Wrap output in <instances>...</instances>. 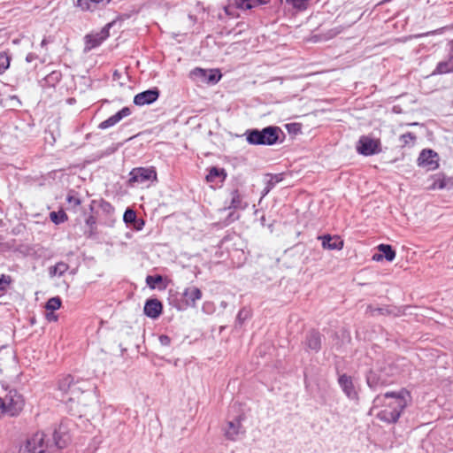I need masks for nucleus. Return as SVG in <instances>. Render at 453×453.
Returning a JSON list of instances; mask_svg holds the SVG:
<instances>
[{
    "mask_svg": "<svg viewBox=\"0 0 453 453\" xmlns=\"http://www.w3.org/2000/svg\"><path fill=\"white\" fill-rule=\"evenodd\" d=\"M159 96V91L157 88L143 91V104H152L155 102Z\"/></svg>",
    "mask_w": 453,
    "mask_h": 453,
    "instance_id": "b1692460",
    "label": "nucleus"
},
{
    "mask_svg": "<svg viewBox=\"0 0 453 453\" xmlns=\"http://www.w3.org/2000/svg\"><path fill=\"white\" fill-rule=\"evenodd\" d=\"M339 384L341 388H342L343 392L346 394V395L350 399H356L357 396V393L355 390L352 379L349 376H347L346 374H343L340 376Z\"/></svg>",
    "mask_w": 453,
    "mask_h": 453,
    "instance_id": "f8f14e48",
    "label": "nucleus"
},
{
    "mask_svg": "<svg viewBox=\"0 0 453 453\" xmlns=\"http://www.w3.org/2000/svg\"><path fill=\"white\" fill-rule=\"evenodd\" d=\"M61 306V299L58 296L51 297L46 303L45 308L47 311H54Z\"/></svg>",
    "mask_w": 453,
    "mask_h": 453,
    "instance_id": "c85d7f7f",
    "label": "nucleus"
},
{
    "mask_svg": "<svg viewBox=\"0 0 453 453\" xmlns=\"http://www.w3.org/2000/svg\"><path fill=\"white\" fill-rule=\"evenodd\" d=\"M12 278L9 275L2 274L0 277V291H5L7 287L11 284Z\"/></svg>",
    "mask_w": 453,
    "mask_h": 453,
    "instance_id": "473e14b6",
    "label": "nucleus"
},
{
    "mask_svg": "<svg viewBox=\"0 0 453 453\" xmlns=\"http://www.w3.org/2000/svg\"><path fill=\"white\" fill-rule=\"evenodd\" d=\"M419 166L427 167L428 170H434L439 166L438 154L432 150H423L418 158Z\"/></svg>",
    "mask_w": 453,
    "mask_h": 453,
    "instance_id": "6e6552de",
    "label": "nucleus"
},
{
    "mask_svg": "<svg viewBox=\"0 0 453 453\" xmlns=\"http://www.w3.org/2000/svg\"><path fill=\"white\" fill-rule=\"evenodd\" d=\"M67 201L69 203H72L73 204V206H78L81 204V200L79 197H77L75 195L73 194H68L67 196Z\"/></svg>",
    "mask_w": 453,
    "mask_h": 453,
    "instance_id": "e433bc0d",
    "label": "nucleus"
},
{
    "mask_svg": "<svg viewBox=\"0 0 453 453\" xmlns=\"http://www.w3.org/2000/svg\"><path fill=\"white\" fill-rule=\"evenodd\" d=\"M270 0H234L237 8L250 10L260 4H267Z\"/></svg>",
    "mask_w": 453,
    "mask_h": 453,
    "instance_id": "6ab92c4d",
    "label": "nucleus"
},
{
    "mask_svg": "<svg viewBox=\"0 0 453 453\" xmlns=\"http://www.w3.org/2000/svg\"><path fill=\"white\" fill-rule=\"evenodd\" d=\"M123 219L127 224L135 223L136 221V213L132 209H127Z\"/></svg>",
    "mask_w": 453,
    "mask_h": 453,
    "instance_id": "2f4dec72",
    "label": "nucleus"
},
{
    "mask_svg": "<svg viewBox=\"0 0 453 453\" xmlns=\"http://www.w3.org/2000/svg\"><path fill=\"white\" fill-rule=\"evenodd\" d=\"M134 171H136L137 173H140L142 171V168H137Z\"/></svg>",
    "mask_w": 453,
    "mask_h": 453,
    "instance_id": "864d4df0",
    "label": "nucleus"
},
{
    "mask_svg": "<svg viewBox=\"0 0 453 453\" xmlns=\"http://www.w3.org/2000/svg\"><path fill=\"white\" fill-rule=\"evenodd\" d=\"M231 202L228 205V209L234 210H244L247 208L248 203L243 201L242 195L239 193L237 189H234L231 192Z\"/></svg>",
    "mask_w": 453,
    "mask_h": 453,
    "instance_id": "f3484780",
    "label": "nucleus"
},
{
    "mask_svg": "<svg viewBox=\"0 0 453 453\" xmlns=\"http://www.w3.org/2000/svg\"><path fill=\"white\" fill-rule=\"evenodd\" d=\"M50 311V312H47V313H46V319H47L49 321H57V319H58V316H57V315H55V314L53 313V311Z\"/></svg>",
    "mask_w": 453,
    "mask_h": 453,
    "instance_id": "79ce46f5",
    "label": "nucleus"
},
{
    "mask_svg": "<svg viewBox=\"0 0 453 453\" xmlns=\"http://www.w3.org/2000/svg\"><path fill=\"white\" fill-rule=\"evenodd\" d=\"M445 189L452 190L453 189V178L446 177V187Z\"/></svg>",
    "mask_w": 453,
    "mask_h": 453,
    "instance_id": "a19ab883",
    "label": "nucleus"
},
{
    "mask_svg": "<svg viewBox=\"0 0 453 453\" xmlns=\"http://www.w3.org/2000/svg\"><path fill=\"white\" fill-rule=\"evenodd\" d=\"M226 176V174L223 169L211 167L209 173L206 175V180L208 182H214L219 178L221 181H223Z\"/></svg>",
    "mask_w": 453,
    "mask_h": 453,
    "instance_id": "5701e85b",
    "label": "nucleus"
},
{
    "mask_svg": "<svg viewBox=\"0 0 453 453\" xmlns=\"http://www.w3.org/2000/svg\"><path fill=\"white\" fill-rule=\"evenodd\" d=\"M162 311L163 304L156 298L148 299L143 306V313L153 319H157L161 315Z\"/></svg>",
    "mask_w": 453,
    "mask_h": 453,
    "instance_id": "9d476101",
    "label": "nucleus"
},
{
    "mask_svg": "<svg viewBox=\"0 0 453 453\" xmlns=\"http://www.w3.org/2000/svg\"><path fill=\"white\" fill-rule=\"evenodd\" d=\"M400 140L404 145H408L410 143H414L416 140V136L412 133H406L400 136Z\"/></svg>",
    "mask_w": 453,
    "mask_h": 453,
    "instance_id": "72a5a7b5",
    "label": "nucleus"
},
{
    "mask_svg": "<svg viewBox=\"0 0 453 453\" xmlns=\"http://www.w3.org/2000/svg\"><path fill=\"white\" fill-rule=\"evenodd\" d=\"M36 58H37V56L35 53H29L26 57V61L30 63V62L34 61Z\"/></svg>",
    "mask_w": 453,
    "mask_h": 453,
    "instance_id": "c03bdc74",
    "label": "nucleus"
},
{
    "mask_svg": "<svg viewBox=\"0 0 453 453\" xmlns=\"http://www.w3.org/2000/svg\"><path fill=\"white\" fill-rule=\"evenodd\" d=\"M446 187V176L443 174H438L434 177V183L430 187L431 189H445Z\"/></svg>",
    "mask_w": 453,
    "mask_h": 453,
    "instance_id": "a878e982",
    "label": "nucleus"
},
{
    "mask_svg": "<svg viewBox=\"0 0 453 453\" xmlns=\"http://www.w3.org/2000/svg\"><path fill=\"white\" fill-rule=\"evenodd\" d=\"M83 382H74L73 377L71 375L65 376L59 380L58 389L62 392L61 401L73 407V403L86 405L88 402V393L83 388Z\"/></svg>",
    "mask_w": 453,
    "mask_h": 453,
    "instance_id": "f03ea898",
    "label": "nucleus"
},
{
    "mask_svg": "<svg viewBox=\"0 0 453 453\" xmlns=\"http://www.w3.org/2000/svg\"><path fill=\"white\" fill-rule=\"evenodd\" d=\"M77 6L82 11L94 12L96 9L102 8L98 0H78Z\"/></svg>",
    "mask_w": 453,
    "mask_h": 453,
    "instance_id": "412c9836",
    "label": "nucleus"
},
{
    "mask_svg": "<svg viewBox=\"0 0 453 453\" xmlns=\"http://www.w3.org/2000/svg\"><path fill=\"white\" fill-rule=\"evenodd\" d=\"M119 121V115L114 114L111 117H110L109 119H107L106 120L101 122L99 124V128L106 129V128H108L110 127L114 126Z\"/></svg>",
    "mask_w": 453,
    "mask_h": 453,
    "instance_id": "c756f323",
    "label": "nucleus"
},
{
    "mask_svg": "<svg viewBox=\"0 0 453 453\" xmlns=\"http://www.w3.org/2000/svg\"><path fill=\"white\" fill-rule=\"evenodd\" d=\"M385 311H386V309H384V308H373L372 306H369L367 308V312H370L371 315H372V316H375L377 314H384Z\"/></svg>",
    "mask_w": 453,
    "mask_h": 453,
    "instance_id": "4c0bfd02",
    "label": "nucleus"
},
{
    "mask_svg": "<svg viewBox=\"0 0 453 453\" xmlns=\"http://www.w3.org/2000/svg\"><path fill=\"white\" fill-rule=\"evenodd\" d=\"M451 71H453V67H452L450 62L442 61L437 65L436 68L432 73V75L444 74V73H448Z\"/></svg>",
    "mask_w": 453,
    "mask_h": 453,
    "instance_id": "393cba45",
    "label": "nucleus"
},
{
    "mask_svg": "<svg viewBox=\"0 0 453 453\" xmlns=\"http://www.w3.org/2000/svg\"><path fill=\"white\" fill-rule=\"evenodd\" d=\"M410 402V393L405 389L398 392H387L373 399L371 412L379 410L375 416L380 421L388 424L396 423Z\"/></svg>",
    "mask_w": 453,
    "mask_h": 453,
    "instance_id": "f257e3e1",
    "label": "nucleus"
},
{
    "mask_svg": "<svg viewBox=\"0 0 453 453\" xmlns=\"http://www.w3.org/2000/svg\"><path fill=\"white\" fill-rule=\"evenodd\" d=\"M322 240V246L326 250H342L343 247V241L337 235H325L323 237H319Z\"/></svg>",
    "mask_w": 453,
    "mask_h": 453,
    "instance_id": "4468645a",
    "label": "nucleus"
},
{
    "mask_svg": "<svg viewBox=\"0 0 453 453\" xmlns=\"http://www.w3.org/2000/svg\"><path fill=\"white\" fill-rule=\"evenodd\" d=\"M281 130L278 127H266L262 130L251 129L246 132V139L253 145H273L278 140Z\"/></svg>",
    "mask_w": 453,
    "mask_h": 453,
    "instance_id": "7ed1b4c3",
    "label": "nucleus"
},
{
    "mask_svg": "<svg viewBox=\"0 0 453 453\" xmlns=\"http://www.w3.org/2000/svg\"><path fill=\"white\" fill-rule=\"evenodd\" d=\"M134 102L136 105H142V93H139L134 96Z\"/></svg>",
    "mask_w": 453,
    "mask_h": 453,
    "instance_id": "37998d69",
    "label": "nucleus"
},
{
    "mask_svg": "<svg viewBox=\"0 0 453 453\" xmlns=\"http://www.w3.org/2000/svg\"><path fill=\"white\" fill-rule=\"evenodd\" d=\"M409 125H410V126H417V125H418V123L414 122V123H411V124H409Z\"/></svg>",
    "mask_w": 453,
    "mask_h": 453,
    "instance_id": "603ef678",
    "label": "nucleus"
},
{
    "mask_svg": "<svg viewBox=\"0 0 453 453\" xmlns=\"http://www.w3.org/2000/svg\"><path fill=\"white\" fill-rule=\"evenodd\" d=\"M23 406L24 400L16 390L4 391V395H0V409L12 417L18 415Z\"/></svg>",
    "mask_w": 453,
    "mask_h": 453,
    "instance_id": "20e7f679",
    "label": "nucleus"
},
{
    "mask_svg": "<svg viewBox=\"0 0 453 453\" xmlns=\"http://www.w3.org/2000/svg\"><path fill=\"white\" fill-rule=\"evenodd\" d=\"M306 346L311 349L318 351L321 346V337L319 333L312 331L306 337Z\"/></svg>",
    "mask_w": 453,
    "mask_h": 453,
    "instance_id": "a211bd4d",
    "label": "nucleus"
},
{
    "mask_svg": "<svg viewBox=\"0 0 453 453\" xmlns=\"http://www.w3.org/2000/svg\"><path fill=\"white\" fill-rule=\"evenodd\" d=\"M367 384L370 388H376L379 385V380L377 379V376L375 372H370V373L367 375Z\"/></svg>",
    "mask_w": 453,
    "mask_h": 453,
    "instance_id": "f704fd0d",
    "label": "nucleus"
},
{
    "mask_svg": "<svg viewBox=\"0 0 453 453\" xmlns=\"http://www.w3.org/2000/svg\"><path fill=\"white\" fill-rule=\"evenodd\" d=\"M69 269V265L65 262H58L49 268L50 277L62 276Z\"/></svg>",
    "mask_w": 453,
    "mask_h": 453,
    "instance_id": "4be33fe9",
    "label": "nucleus"
},
{
    "mask_svg": "<svg viewBox=\"0 0 453 453\" xmlns=\"http://www.w3.org/2000/svg\"><path fill=\"white\" fill-rule=\"evenodd\" d=\"M190 76L193 80L200 82L215 84L220 80L221 73L219 70L196 68L190 73Z\"/></svg>",
    "mask_w": 453,
    "mask_h": 453,
    "instance_id": "0eeeda50",
    "label": "nucleus"
},
{
    "mask_svg": "<svg viewBox=\"0 0 453 453\" xmlns=\"http://www.w3.org/2000/svg\"><path fill=\"white\" fill-rule=\"evenodd\" d=\"M113 76H114V79H116V77H119V73L117 71L114 72Z\"/></svg>",
    "mask_w": 453,
    "mask_h": 453,
    "instance_id": "8fccbe9b",
    "label": "nucleus"
},
{
    "mask_svg": "<svg viewBox=\"0 0 453 453\" xmlns=\"http://www.w3.org/2000/svg\"><path fill=\"white\" fill-rule=\"evenodd\" d=\"M288 4H292L293 7L297 9H304L306 4L310 0H286Z\"/></svg>",
    "mask_w": 453,
    "mask_h": 453,
    "instance_id": "c9c22d12",
    "label": "nucleus"
},
{
    "mask_svg": "<svg viewBox=\"0 0 453 453\" xmlns=\"http://www.w3.org/2000/svg\"><path fill=\"white\" fill-rule=\"evenodd\" d=\"M243 311H241L239 313H238V319H242V318H243Z\"/></svg>",
    "mask_w": 453,
    "mask_h": 453,
    "instance_id": "09e8293b",
    "label": "nucleus"
},
{
    "mask_svg": "<svg viewBox=\"0 0 453 453\" xmlns=\"http://www.w3.org/2000/svg\"><path fill=\"white\" fill-rule=\"evenodd\" d=\"M111 24H108L99 33L88 35L85 37V50L88 51L102 43L109 36V27Z\"/></svg>",
    "mask_w": 453,
    "mask_h": 453,
    "instance_id": "1a4fd4ad",
    "label": "nucleus"
},
{
    "mask_svg": "<svg viewBox=\"0 0 453 453\" xmlns=\"http://www.w3.org/2000/svg\"><path fill=\"white\" fill-rule=\"evenodd\" d=\"M49 42V40L47 38H44L42 42H41V46L42 47H44L47 45V43Z\"/></svg>",
    "mask_w": 453,
    "mask_h": 453,
    "instance_id": "de8ad7c7",
    "label": "nucleus"
},
{
    "mask_svg": "<svg viewBox=\"0 0 453 453\" xmlns=\"http://www.w3.org/2000/svg\"><path fill=\"white\" fill-rule=\"evenodd\" d=\"M48 442L43 433H36L20 446L19 453H46Z\"/></svg>",
    "mask_w": 453,
    "mask_h": 453,
    "instance_id": "39448f33",
    "label": "nucleus"
},
{
    "mask_svg": "<svg viewBox=\"0 0 453 453\" xmlns=\"http://www.w3.org/2000/svg\"><path fill=\"white\" fill-rule=\"evenodd\" d=\"M102 7H104L111 0H98Z\"/></svg>",
    "mask_w": 453,
    "mask_h": 453,
    "instance_id": "49530a36",
    "label": "nucleus"
},
{
    "mask_svg": "<svg viewBox=\"0 0 453 453\" xmlns=\"http://www.w3.org/2000/svg\"><path fill=\"white\" fill-rule=\"evenodd\" d=\"M379 251H380V254H374L372 256V259L375 261H380L383 257H385L388 261H393L395 257V252L392 249L390 245L388 244H380L378 246Z\"/></svg>",
    "mask_w": 453,
    "mask_h": 453,
    "instance_id": "dca6fc26",
    "label": "nucleus"
},
{
    "mask_svg": "<svg viewBox=\"0 0 453 453\" xmlns=\"http://www.w3.org/2000/svg\"><path fill=\"white\" fill-rule=\"evenodd\" d=\"M150 181L151 183L157 181V173L154 167L143 168V182Z\"/></svg>",
    "mask_w": 453,
    "mask_h": 453,
    "instance_id": "bb28decb",
    "label": "nucleus"
},
{
    "mask_svg": "<svg viewBox=\"0 0 453 453\" xmlns=\"http://www.w3.org/2000/svg\"><path fill=\"white\" fill-rule=\"evenodd\" d=\"M243 433H244V430L241 424V420L239 418H237L234 421L228 422L227 429L226 430L225 434L227 439H229L231 441H234V440H236V437L240 434H243Z\"/></svg>",
    "mask_w": 453,
    "mask_h": 453,
    "instance_id": "2eb2a0df",
    "label": "nucleus"
},
{
    "mask_svg": "<svg viewBox=\"0 0 453 453\" xmlns=\"http://www.w3.org/2000/svg\"><path fill=\"white\" fill-rule=\"evenodd\" d=\"M183 297L188 305L195 307L196 302L202 298V292L196 287H189L184 290Z\"/></svg>",
    "mask_w": 453,
    "mask_h": 453,
    "instance_id": "ddd939ff",
    "label": "nucleus"
},
{
    "mask_svg": "<svg viewBox=\"0 0 453 453\" xmlns=\"http://www.w3.org/2000/svg\"><path fill=\"white\" fill-rule=\"evenodd\" d=\"M160 341H161L162 343L165 344V343L169 342V338L167 336H161L160 337Z\"/></svg>",
    "mask_w": 453,
    "mask_h": 453,
    "instance_id": "a18cd8bd",
    "label": "nucleus"
},
{
    "mask_svg": "<svg viewBox=\"0 0 453 453\" xmlns=\"http://www.w3.org/2000/svg\"><path fill=\"white\" fill-rule=\"evenodd\" d=\"M53 436L55 445L58 449L65 448L71 441V437L68 433V428L65 424H60L58 428L55 430Z\"/></svg>",
    "mask_w": 453,
    "mask_h": 453,
    "instance_id": "9b49d317",
    "label": "nucleus"
},
{
    "mask_svg": "<svg viewBox=\"0 0 453 453\" xmlns=\"http://www.w3.org/2000/svg\"><path fill=\"white\" fill-rule=\"evenodd\" d=\"M146 284L150 287L151 289L157 288L159 290H163L165 288V285L163 282V278L161 275H148L146 277Z\"/></svg>",
    "mask_w": 453,
    "mask_h": 453,
    "instance_id": "aec40b11",
    "label": "nucleus"
},
{
    "mask_svg": "<svg viewBox=\"0 0 453 453\" xmlns=\"http://www.w3.org/2000/svg\"><path fill=\"white\" fill-rule=\"evenodd\" d=\"M357 150L364 156H372L380 152V142L379 139L372 138L368 135H362L357 143Z\"/></svg>",
    "mask_w": 453,
    "mask_h": 453,
    "instance_id": "423d86ee",
    "label": "nucleus"
},
{
    "mask_svg": "<svg viewBox=\"0 0 453 453\" xmlns=\"http://www.w3.org/2000/svg\"><path fill=\"white\" fill-rule=\"evenodd\" d=\"M11 57L6 52L0 53V74L4 73L10 66Z\"/></svg>",
    "mask_w": 453,
    "mask_h": 453,
    "instance_id": "cd10ccee",
    "label": "nucleus"
},
{
    "mask_svg": "<svg viewBox=\"0 0 453 453\" xmlns=\"http://www.w3.org/2000/svg\"><path fill=\"white\" fill-rule=\"evenodd\" d=\"M137 180V175H134V177H132V178L130 179V180Z\"/></svg>",
    "mask_w": 453,
    "mask_h": 453,
    "instance_id": "3c124183",
    "label": "nucleus"
},
{
    "mask_svg": "<svg viewBox=\"0 0 453 453\" xmlns=\"http://www.w3.org/2000/svg\"><path fill=\"white\" fill-rule=\"evenodd\" d=\"M117 115H119V120L122 119L124 117H127L130 114V110L127 107L123 108L121 111L116 113Z\"/></svg>",
    "mask_w": 453,
    "mask_h": 453,
    "instance_id": "ea45409f",
    "label": "nucleus"
},
{
    "mask_svg": "<svg viewBox=\"0 0 453 453\" xmlns=\"http://www.w3.org/2000/svg\"><path fill=\"white\" fill-rule=\"evenodd\" d=\"M278 181H279V180H278V179H276V180H275V181H273V178H272V179L268 181L267 186H266V188H265V190H264V192H263V196H266V195L270 192V190L272 189V188L273 187L274 183H275V182H278Z\"/></svg>",
    "mask_w": 453,
    "mask_h": 453,
    "instance_id": "58836bf2",
    "label": "nucleus"
},
{
    "mask_svg": "<svg viewBox=\"0 0 453 453\" xmlns=\"http://www.w3.org/2000/svg\"><path fill=\"white\" fill-rule=\"evenodd\" d=\"M50 218L51 221L54 222L55 224L63 223L67 219V216L64 211H51L50 213Z\"/></svg>",
    "mask_w": 453,
    "mask_h": 453,
    "instance_id": "7c9ffc66",
    "label": "nucleus"
}]
</instances>
